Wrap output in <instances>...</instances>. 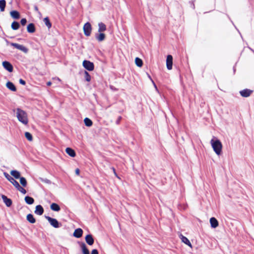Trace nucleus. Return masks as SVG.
Segmentation results:
<instances>
[{
  "label": "nucleus",
  "instance_id": "obj_1",
  "mask_svg": "<svg viewBox=\"0 0 254 254\" xmlns=\"http://www.w3.org/2000/svg\"><path fill=\"white\" fill-rule=\"evenodd\" d=\"M14 112H16V117L18 120L24 125H26L28 123V119L27 114L26 112L20 108H16L13 110Z\"/></svg>",
  "mask_w": 254,
  "mask_h": 254
},
{
  "label": "nucleus",
  "instance_id": "obj_2",
  "mask_svg": "<svg viewBox=\"0 0 254 254\" xmlns=\"http://www.w3.org/2000/svg\"><path fill=\"white\" fill-rule=\"evenodd\" d=\"M210 144L215 153L219 155L222 153V144L217 138L213 136L210 141Z\"/></svg>",
  "mask_w": 254,
  "mask_h": 254
},
{
  "label": "nucleus",
  "instance_id": "obj_3",
  "mask_svg": "<svg viewBox=\"0 0 254 254\" xmlns=\"http://www.w3.org/2000/svg\"><path fill=\"white\" fill-rule=\"evenodd\" d=\"M46 219L48 221L50 224L54 228H58L62 226L60 223L56 219L52 218L48 216H45Z\"/></svg>",
  "mask_w": 254,
  "mask_h": 254
},
{
  "label": "nucleus",
  "instance_id": "obj_4",
  "mask_svg": "<svg viewBox=\"0 0 254 254\" xmlns=\"http://www.w3.org/2000/svg\"><path fill=\"white\" fill-rule=\"evenodd\" d=\"M6 42L7 44H9L11 46L14 47V48L22 51L23 53L27 54L28 52V49L26 47L24 46L23 45H20L17 43H9L8 41L6 40Z\"/></svg>",
  "mask_w": 254,
  "mask_h": 254
},
{
  "label": "nucleus",
  "instance_id": "obj_5",
  "mask_svg": "<svg viewBox=\"0 0 254 254\" xmlns=\"http://www.w3.org/2000/svg\"><path fill=\"white\" fill-rule=\"evenodd\" d=\"M83 67L88 71H92L94 70V65L92 62L89 61L84 60L83 62Z\"/></svg>",
  "mask_w": 254,
  "mask_h": 254
},
{
  "label": "nucleus",
  "instance_id": "obj_6",
  "mask_svg": "<svg viewBox=\"0 0 254 254\" xmlns=\"http://www.w3.org/2000/svg\"><path fill=\"white\" fill-rule=\"evenodd\" d=\"M92 27L91 24L87 22L83 26L84 33L85 36H89L91 34Z\"/></svg>",
  "mask_w": 254,
  "mask_h": 254
},
{
  "label": "nucleus",
  "instance_id": "obj_7",
  "mask_svg": "<svg viewBox=\"0 0 254 254\" xmlns=\"http://www.w3.org/2000/svg\"><path fill=\"white\" fill-rule=\"evenodd\" d=\"M0 196L7 207H10L12 204V201L10 198H8L6 195L4 194H0Z\"/></svg>",
  "mask_w": 254,
  "mask_h": 254
},
{
  "label": "nucleus",
  "instance_id": "obj_8",
  "mask_svg": "<svg viewBox=\"0 0 254 254\" xmlns=\"http://www.w3.org/2000/svg\"><path fill=\"white\" fill-rule=\"evenodd\" d=\"M253 93V90L245 89L240 91V95L243 97H248Z\"/></svg>",
  "mask_w": 254,
  "mask_h": 254
},
{
  "label": "nucleus",
  "instance_id": "obj_9",
  "mask_svg": "<svg viewBox=\"0 0 254 254\" xmlns=\"http://www.w3.org/2000/svg\"><path fill=\"white\" fill-rule=\"evenodd\" d=\"M166 65H167V68L168 69L170 70V69H172L173 57L171 55H169L167 57Z\"/></svg>",
  "mask_w": 254,
  "mask_h": 254
},
{
  "label": "nucleus",
  "instance_id": "obj_10",
  "mask_svg": "<svg viewBox=\"0 0 254 254\" xmlns=\"http://www.w3.org/2000/svg\"><path fill=\"white\" fill-rule=\"evenodd\" d=\"M4 177L9 181L14 187L17 185L18 182L16 181L13 177H11L8 173L4 172L3 173Z\"/></svg>",
  "mask_w": 254,
  "mask_h": 254
},
{
  "label": "nucleus",
  "instance_id": "obj_11",
  "mask_svg": "<svg viewBox=\"0 0 254 254\" xmlns=\"http://www.w3.org/2000/svg\"><path fill=\"white\" fill-rule=\"evenodd\" d=\"M2 66L6 70H7L9 72H12L13 71V66L9 62H3Z\"/></svg>",
  "mask_w": 254,
  "mask_h": 254
},
{
  "label": "nucleus",
  "instance_id": "obj_12",
  "mask_svg": "<svg viewBox=\"0 0 254 254\" xmlns=\"http://www.w3.org/2000/svg\"><path fill=\"white\" fill-rule=\"evenodd\" d=\"M85 240L86 243L89 246H92L93 245L94 240L91 234L87 235L85 238Z\"/></svg>",
  "mask_w": 254,
  "mask_h": 254
},
{
  "label": "nucleus",
  "instance_id": "obj_13",
  "mask_svg": "<svg viewBox=\"0 0 254 254\" xmlns=\"http://www.w3.org/2000/svg\"><path fill=\"white\" fill-rule=\"evenodd\" d=\"M81 250L83 254H89V251L87 249L86 244L83 242H79Z\"/></svg>",
  "mask_w": 254,
  "mask_h": 254
},
{
  "label": "nucleus",
  "instance_id": "obj_14",
  "mask_svg": "<svg viewBox=\"0 0 254 254\" xmlns=\"http://www.w3.org/2000/svg\"><path fill=\"white\" fill-rule=\"evenodd\" d=\"M96 33L95 37L98 41L102 42L105 40L106 36L105 34L103 33Z\"/></svg>",
  "mask_w": 254,
  "mask_h": 254
},
{
  "label": "nucleus",
  "instance_id": "obj_15",
  "mask_svg": "<svg viewBox=\"0 0 254 254\" xmlns=\"http://www.w3.org/2000/svg\"><path fill=\"white\" fill-rule=\"evenodd\" d=\"M44 208L41 205H38L36 206L35 213L39 215H42L44 213Z\"/></svg>",
  "mask_w": 254,
  "mask_h": 254
},
{
  "label": "nucleus",
  "instance_id": "obj_16",
  "mask_svg": "<svg viewBox=\"0 0 254 254\" xmlns=\"http://www.w3.org/2000/svg\"><path fill=\"white\" fill-rule=\"evenodd\" d=\"M83 234V230L81 228L76 229L73 233V236L77 238H79L82 237Z\"/></svg>",
  "mask_w": 254,
  "mask_h": 254
},
{
  "label": "nucleus",
  "instance_id": "obj_17",
  "mask_svg": "<svg viewBox=\"0 0 254 254\" xmlns=\"http://www.w3.org/2000/svg\"><path fill=\"white\" fill-rule=\"evenodd\" d=\"M210 223L211 227L213 228H215L218 226V221L215 217H211L210 219Z\"/></svg>",
  "mask_w": 254,
  "mask_h": 254
},
{
  "label": "nucleus",
  "instance_id": "obj_18",
  "mask_svg": "<svg viewBox=\"0 0 254 254\" xmlns=\"http://www.w3.org/2000/svg\"><path fill=\"white\" fill-rule=\"evenodd\" d=\"M27 30L28 33H33L35 31V26L34 23H31L27 26Z\"/></svg>",
  "mask_w": 254,
  "mask_h": 254
},
{
  "label": "nucleus",
  "instance_id": "obj_19",
  "mask_svg": "<svg viewBox=\"0 0 254 254\" xmlns=\"http://www.w3.org/2000/svg\"><path fill=\"white\" fill-rule=\"evenodd\" d=\"M66 153L72 157H74L76 156V153L75 151L70 147H67L65 149Z\"/></svg>",
  "mask_w": 254,
  "mask_h": 254
},
{
  "label": "nucleus",
  "instance_id": "obj_20",
  "mask_svg": "<svg viewBox=\"0 0 254 254\" xmlns=\"http://www.w3.org/2000/svg\"><path fill=\"white\" fill-rule=\"evenodd\" d=\"M181 239L183 243H184L185 244H186L187 245H188V246H189L191 248L192 247L191 243L190 242L189 240L187 237H186L185 236H184L182 235H181Z\"/></svg>",
  "mask_w": 254,
  "mask_h": 254
},
{
  "label": "nucleus",
  "instance_id": "obj_21",
  "mask_svg": "<svg viewBox=\"0 0 254 254\" xmlns=\"http://www.w3.org/2000/svg\"><path fill=\"white\" fill-rule=\"evenodd\" d=\"M6 85L7 88H8L9 90H10L12 91H15L16 90V88L15 87V86L12 82H11L10 81H8L6 83Z\"/></svg>",
  "mask_w": 254,
  "mask_h": 254
},
{
  "label": "nucleus",
  "instance_id": "obj_22",
  "mask_svg": "<svg viewBox=\"0 0 254 254\" xmlns=\"http://www.w3.org/2000/svg\"><path fill=\"white\" fill-rule=\"evenodd\" d=\"M106 25L103 22L98 23V32H103L106 30Z\"/></svg>",
  "mask_w": 254,
  "mask_h": 254
},
{
  "label": "nucleus",
  "instance_id": "obj_23",
  "mask_svg": "<svg viewBox=\"0 0 254 254\" xmlns=\"http://www.w3.org/2000/svg\"><path fill=\"white\" fill-rule=\"evenodd\" d=\"M11 16L16 19H18L20 18V13L16 10H12L10 13Z\"/></svg>",
  "mask_w": 254,
  "mask_h": 254
},
{
  "label": "nucleus",
  "instance_id": "obj_24",
  "mask_svg": "<svg viewBox=\"0 0 254 254\" xmlns=\"http://www.w3.org/2000/svg\"><path fill=\"white\" fill-rule=\"evenodd\" d=\"M10 174L16 179H19L20 177V173L17 170H12L10 172Z\"/></svg>",
  "mask_w": 254,
  "mask_h": 254
},
{
  "label": "nucleus",
  "instance_id": "obj_25",
  "mask_svg": "<svg viewBox=\"0 0 254 254\" xmlns=\"http://www.w3.org/2000/svg\"><path fill=\"white\" fill-rule=\"evenodd\" d=\"M51 209L55 211H59L61 210L60 206L56 203H53L50 206Z\"/></svg>",
  "mask_w": 254,
  "mask_h": 254
},
{
  "label": "nucleus",
  "instance_id": "obj_26",
  "mask_svg": "<svg viewBox=\"0 0 254 254\" xmlns=\"http://www.w3.org/2000/svg\"><path fill=\"white\" fill-rule=\"evenodd\" d=\"M24 200L26 203L28 204H32L34 202V199L33 197L29 196H26Z\"/></svg>",
  "mask_w": 254,
  "mask_h": 254
},
{
  "label": "nucleus",
  "instance_id": "obj_27",
  "mask_svg": "<svg viewBox=\"0 0 254 254\" xmlns=\"http://www.w3.org/2000/svg\"><path fill=\"white\" fill-rule=\"evenodd\" d=\"M27 220L30 223H34L36 222V220L34 218L33 215L32 214H28L26 217Z\"/></svg>",
  "mask_w": 254,
  "mask_h": 254
},
{
  "label": "nucleus",
  "instance_id": "obj_28",
  "mask_svg": "<svg viewBox=\"0 0 254 254\" xmlns=\"http://www.w3.org/2000/svg\"><path fill=\"white\" fill-rule=\"evenodd\" d=\"M11 27L13 30H16L19 28L20 24L19 22L14 21L11 24Z\"/></svg>",
  "mask_w": 254,
  "mask_h": 254
},
{
  "label": "nucleus",
  "instance_id": "obj_29",
  "mask_svg": "<svg viewBox=\"0 0 254 254\" xmlns=\"http://www.w3.org/2000/svg\"><path fill=\"white\" fill-rule=\"evenodd\" d=\"M15 187L18 190L20 191L23 194H25L27 192L26 190L21 187L19 183H17V185L15 186Z\"/></svg>",
  "mask_w": 254,
  "mask_h": 254
},
{
  "label": "nucleus",
  "instance_id": "obj_30",
  "mask_svg": "<svg viewBox=\"0 0 254 254\" xmlns=\"http://www.w3.org/2000/svg\"><path fill=\"white\" fill-rule=\"evenodd\" d=\"M84 122L85 126L88 127H91L93 124L92 121L90 119H89L88 118H85L84 119Z\"/></svg>",
  "mask_w": 254,
  "mask_h": 254
},
{
  "label": "nucleus",
  "instance_id": "obj_31",
  "mask_svg": "<svg viewBox=\"0 0 254 254\" xmlns=\"http://www.w3.org/2000/svg\"><path fill=\"white\" fill-rule=\"evenodd\" d=\"M44 22L46 26L49 29L52 27V24L48 17H46L44 19Z\"/></svg>",
  "mask_w": 254,
  "mask_h": 254
},
{
  "label": "nucleus",
  "instance_id": "obj_32",
  "mask_svg": "<svg viewBox=\"0 0 254 254\" xmlns=\"http://www.w3.org/2000/svg\"><path fill=\"white\" fill-rule=\"evenodd\" d=\"M135 63L137 66L140 67H141L143 65V62L142 60L138 57L135 58Z\"/></svg>",
  "mask_w": 254,
  "mask_h": 254
},
{
  "label": "nucleus",
  "instance_id": "obj_33",
  "mask_svg": "<svg viewBox=\"0 0 254 254\" xmlns=\"http://www.w3.org/2000/svg\"><path fill=\"white\" fill-rule=\"evenodd\" d=\"M6 5V1L5 0H0V9L1 11H3Z\"/></svg>",
  "mask_w": 254,
  "mask_h": 254
},
{
  "label": "nucleus",
  "instance_id": "obj_34",
  "mask_svg": "<svg viewBox=\"0 0 254 254\" xmlns=\"http://www.w3.org/2000/svg\"><path fill=\"white\" fill-rule=\"evenodd\" d=\"M19 179L20 183L21 184V185L23 187H25L27 186V184L26 179L23 177H21Z\"/></svg>",
  "mask_w": 254,
  "mask_h": 254
},
{
  "label": "nucleus",
  "instance_id": "obj_35",
  "mask_svg": "<svg viewBox=\"0 0 254 254\" xmlns=\"http://www.w3.org/2000/svg\"><path fill=\"white\" fill-rule=\"evenodd\" d=\"M84 77L86 81L89 82L91 80V76L86 70L84 71Z\"/></svg>",
  "mask_w": 254,
  "mask_h": 254
},
{
  "label": "nucleus",
  "instance_id": "obj_36",
  "mask_svg": "<svg viewBox=\"0 0 254 254\" xmlns=\"http://www.w3.org/2000/svg\"><path fill=\"white\" fill-rule=\"evenodd\" d=\"M25 136L27 139L29 141H32L33 140V137L32 134L29 132H25Z\"/></svg>",
  "mask_w": 254,
  "mask_h": 254
},
{
  "label": "nucleus",
  "instance_id": "obj_37",
  "mask_svg": "<svg viewBox=\"0 0 254 254\" xmlns=\"http://www.w3.org/2000/svg\"><path fill=\"white\" fill-rule=\"evenodd\" d=\"M40 180H41V181L42 182H44L45 183H46V184H51V181L50 180L48 179L40 178Z\"/></svg>",
  "mask_w": 254,
  "mask_h": 254
},
{
  "label": "nucleus",
  "instance_id": "obj_38",
  "mask_svg": "<svg viewBox=\"0 0 254 254\" xmlns=\"http://www.w3.org/2000/svg\"><path fill=\"white\" fill-rule=\"evenodd\" d=\"M27 23V19L25 18H22L20 20V23L22 25L24 26Z\"/></svg>",
  "mask_w": 254,
  "mask_h": 254
},
{
  "label": "nucleus",
  "instance_id": "obj_39",
  "mask_svg": "<svg viewBox=\"0 0 254 254\" xmlns=\"http://www.w3.org/2000/svg\"><path fill=\"white\" fill-rule=\"evenodd\" d=\"M122 117L121 116H119L118 118L117 121H116V124L118 125H119L120 124V122L122 120Z\"/></svg>",
  "mask_w": 254,
  "mask_h": 254
},
{
  "label": "nucleus",
  "instance_id": "obj_40",
  "mask_svg": "<svg viewBox=\"0 0 254 254\" xmlns=\"http://www.w3.org/2000/svg\"><path fill=\"white\" fill-rule=\"evenodd\" d=\"M91 254H99V253H98V251L97 249H93L92 251H91Z\"/></svg>",
  "mask_w": 254,
  "mask_h": 254
},
{
  "label": "nucleus",
  "instance_id": "obj_41",
  "mask_svg": "<svg viewBox=\"0 0 254 254\" xmlns=\"http://www.w3.org/2000/svg\"><path fill=\"white\" fill-rule=\"evenodd\" d=\"M19 83L22 84V85H25L26 84V82L25 81H24V80H23L22 79H19Z\"/></svg>",
  "mask_w": 254,
  "mask_h": 254
},
{
  "label": "nucleus",
  "instance_id": "obj_42",
  "mask_svg": "<svg viewBox=\"0 0 254 254\" xmlns=\"http://www.w3.org/2000/svg\"><path fill=\"white\" fill-rule=\"evenodd\" d=\"M112 169L113 170L114 174H115V176L116 177H117L118 178L120 179L119 177L118 176V175H117V173L116 172L115 169L114 167H112Z\"/></svg>",
  "mask_w": 254,
  "mask_h": 254
},
{
  "label": "nucleus",
  "instance_id": "obj_43",
  "mask_svg": "<svg viewBox=\"0 0 254 254\" xmlns=\"http://www.w3.org/2000/svg\"><path fill=\"white\" fill-rule=\"evenodd\" d=\"M190 7L192 9H194L195 8V5H194V2L193 1H190Z\"/></svg>",
  "mask_w": 254,
  "mask_h": 254
},
{
  "label": "nucleus",
  "instance_id": "obj_44",
  "mask_svg": "<svg viewBox=\"0 0 254 254\" xmlns=\"http://www.w3.org/2000/svg\"><path fill=\"white\" fill-rule=\"evenodd\" d=\"M34 10H35L36 12H38V13H40V12H39V11L38 7V6H37V5H34Z\"/></svg>",
  "mask_w": 254,
  "mask_h": 254
},
{
  "label": "nucleus",
  "instance_id": "obj_45",
  "mask_svg": "<svg viewBox=\"0 0 254 254\" xmlns=\"http://www.w3.org/2000/svg\"><path fill=\"white\" fill-rule=\"evenodd\" d=\"M79 173H80V170L79 169L77 168L76 170H75V174L76 175H79Z\"/></svg>",
  "mask_w": 254,
  "mask_h": 254
},
{
  "label": "nucleus",
  "instance_id": "obj_46",
  "mask_svg": "<svg viewBox=\"0 0 254 254\" xmlns=\"http://www.w3.org/2000/svg\"><path fill=\"white\" fill-rule=\"evenodd\" d=\"M52 84V82L51 81H49L47 83V86H50Z\"/></svg>",
  "mask_w": 254,
  "mask_h": 254
},
{
  "label": "nucleus",
  "instance_id": "obj_47",
  "mask_svg": "<svg viewBox=\"0 0 254 254\" xmlns=\"http://www.w3.org/2000/svg\"><path fill=\"white\" fill-rule=\"evenodd\" d=\"M147 75H148V77L152 81L150 75L149 74H147Z\"/></svg>",
  "mask_w": 254,
  "mask_h": 254
},
{
  "label": "nucleus",
  "instance_id": "obj_48",
  "mask_svg": "<svg viewBox=\"0 0 254 254\" xmlns=\"http://www.w3.org/2000/svg\"><path fill=\"white\" fill-rule=\"evenodd\" d=\"M254 53V50L251 49V48H249Z\"/></svg>",
  "mask_w": 254,
  "mask_h": 254
},
{
  "label": "nucleus",
  "instance_id": "obj_49",
  "mask_svg": "<svg viewBox=\"0 0 254 254\" xmlns=\"http://www.w3.org/2000/svg\"><path fill=\"white\" fill-rule=\"evenodd\" d=\"M152 81L153 82V83H154V82H153V80ZM154 86H155L156 87L155 84H154Z\"/></svg>",
  "mask_w": 254,
  "mask_h": 254
},
{
  "label": "nucleus",
  "instance_id": "obj_50",
  "mask_svg": "<svg viewBox=\"0 0 254 254\" xmlns=\"http://www.w3.org/2000/svg\"><path fill=\"white\" fill-rule=\"evenodd\" d=\"M152 81L153 82V83H154V82H153V80ZM154 86H155L156 87L155 84H154Z\"/></svg>",
  "mask_w": 254,
  "mask_h": 254
},
{
  "label": "nucleus",
  "instance_id": "obj_51",
  "mask_svg": "<svg viewBox=\"0 0 254 254\" xmlns=\"http://www.w3.org/2000/svg\"><path fill=\"white\" fill-rule=\"evenodd\" d=\"M234 72L235 71V67H234Z\"/></svg>",
  "mask_w": 254,
  "mask_h": 254
}]
</instances>
